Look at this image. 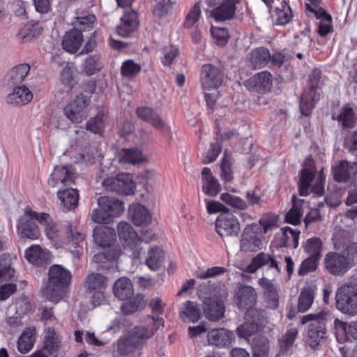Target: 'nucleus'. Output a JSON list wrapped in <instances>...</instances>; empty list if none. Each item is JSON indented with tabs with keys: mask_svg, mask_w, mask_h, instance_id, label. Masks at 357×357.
<instances>
[{
	"mask_svg": "<svg viewBox=\"0 0 357 357\" xmlns=\"http://www.w3.org/2000/svg\"><path fill=\"white\" fill-rule=\"evenodd\" d=\"M199 291L204 294H211L203 301V310L205 317L211 321H219L224 317L225 305L222 298L227 296L225 285L220 282L207 281L199 286Z\"/></svg>",
	"mask_w": 357,
	"mask_h": 357,
	"instance_id": "obj_1",
	"label": "nucleus"
},
{
	"mask_svg": "<svg viewBox=\"0 0 357 357\" xmlns=\"http://www.w3.org/2000/svg\"><path fill=\"white\" fill-rule=\"evenodd\" d=\"M71 279L70 271L61 265L51 266L48 271L47 281L43 289L44 296L52 303H59L66 295Z\"/></svg>",
	"mask_w": 357,
	"mask_h": 357,
	"instance_id": "obj_2",
	"label": "nucleus"
},
{
	"mask_svg": "<svg viewBox=\"0 0 357 357\" xmlns=\"http://www.w3.org/2000/svg\"><path fill=\"white\" fill-rule=\"evenodd\" d=\"M333 319V315L328 309H322L314 314H308L301 319V324L312 321L307 332V343L312 349H316L321 340L326 337V324Z\"/></svg>",
	"mask_w": 357,
	"mask_h": 357,
	"instance_id": "obj_3",
	"label": "nucleus"
},
{
	"mask_svg": "<svg viewBox=\"0 0 357 357\" xmlns=\"http://www.w3.org/2000/svg\"><path fill=\"white\" fill-rule=\"evenodd\" d=\"M321 78V72L317 68H314L308 76L307 87L304 89L300 99V111L303 116H310L319 100L318 89Z\"/></svg>",
	"mask_w": 357,
	"mask_h": 357,
	"instance_id": "obj_4",
	"label": "nucleus"
},
{
	"mask_svg": "<svg viewBox=\"0 0 357 357\" xmlns=\"http://www.w3.org/2000/svg\"><path fill=\"white\" fill-rule=\"evenodd\" d=\"M107 281V278L98 273L93 272L86 275L84 286L87 292L92 294L91 302L93 305H100L105 303Z\"/></svg>",
	"mask_w": 357,
	"mask_h": 357,
	"instance_id": "obj_5",
	"label": "nucleus"
},
{
	"mask_svg": "<svg viewBox=\"0 0 357 357\" xmlns=\"http://www.w3.org/2000/svg\"><path fill=\"white\" fill-rule=\"evenodd\" d=\"M102 185L107 191L119 195H132L135 193L136 184L132 174L121 173L115 177H108L102 181Z\"/></svg>",
	"mask_w": 357,
	"mask_h": 357,
	"instance_id": "obj_6",
	"label": "nucleus"
},
{
	"mask_svg": "<svg viewBox=\"0 0 357 357\" xmlns=\"http://www.w3.org/2000/svg\"><path fill=\"white\" fill-rule=\"evenodd\" d=\"M336 307L344 314H357V288L351 285L340 287L335 295Z\"/></svg>",
	"mask_w": 357,
	"mask_h": 357,
	"instance_id": "obj_7",
	"label": "nucleus"
},
{
	"mask_svg": "<svg viewBox=\"0 0 357 357\" xmlns=\"http://www.w3.org/2000/svg\"><path fill=\"white\" fill-rule=\"evenodd\" d=\"M146 323L147 327L142 326H135L129 334L131 340L135 342L138 348L142 346L148 339L151 338L160 327L164 326L162 318H154L153 317L148 316Z\"/></svg>",
	"mask_w": 357,
	"mask_h": 357,
	"instance_id": "obj_8",
	"label": "nucleus"
},
{
	"mask_svg": "<svg viewBox=\"0 0 357 357\" xmlns=\"http://www.w3.org/2000/svg\"><path fill=\"white\" fill-rule=\"evenodd\" d=\"M90 98L81 93L63 109L65 116L73 123H79L88 116Z\"/></svg>",
	"mask_w": 357,
	"mask_h": 357,
	"instance_id": "obj_9",
	"label": "nucleus"
},
{
	"mask_svg": "<svg viewBox=\"0 0 357 357\" xmlns=\"http://www.w3.org/2000/svg\"><path fill=\"white\" fill-rule=\"evenodd\" d=\"M120 240L125 248L133 250L132 257L135 259L140 257L142 248H139V236L132 226L127 222H120L117 227Z\"/></svg>",
	"mask_w": 357,
	"mask_h": 357,
	"instance_id": "obj_10",
	"label": "nucleus"
},
{
	"mask_svg": "<svg viewBox=\"0 0 357 357\" xmlns=\"http://www.w3.org/2000/svg\"><path fill=\"white\" fill-rule=\"evenodd\" d=\"M217 233L222 237H236L241 231L238 218L229 211L221 213L215 221Z\"/></svg>",
	"mask_w": 357,
	"mask_h": 357,
	"instance_id": "obj_11",
	"label": "nucleus"
},
{
	"mask_svg": "<svg viewBox=\"0 0 357 357\" xmlns=\"http://www.w3.org/2000/svg\"><path fill=\"white\" fill-rule=\"evenodd\" d=\"M261 228L257 223L247 225L243 231L240 241V249L243 252H256L261 249Z\"/></svg>",
	"mask_w": 357,
	"mask_h": 357,
	"instance_id": "obj_12",
	"label": "nucleus"
},
{
	"mask_svg": "<svg viewBox=\"0 0 357 357\" xmlns=\"http://www.w3.org/2000/svg\"><path fill=\"white\" fill-rule=\"evenodd\" d=\"M199 79L204 90L218 89L223 82L224 73L213 64L206 63L202 67Z\"/></svg>",
	"mask_w": 357,
	"mask_h": 357,
	"instance_id": "obj_13",
	"label": "nucleus"
},
{
	"mask_svg": "<svg viewBox=\"0 0 357 357\" xmlns=\"http://www.w3.org/2000/svg\"><path fill=\"white\" fill-rule=\"evenodd\" d=\"M326 271L335 276H342L351 268V266L344 257L337 252H329L324 257Z\"/></svg>",
	"mask_w": 357,
	"mask_h": 357,
	"instance_id": "obj_14",
	"label": "nucleus"
},
{
	"mask_svg": "<svg viewBox=\"0 0 357 357\" xmlns=\"http://www.w3.org/2000/svg\"><path fill=\"white\" fill-rule=\"evenodd\" d=\"M243 0H220L219 4L211 11V17L215 22H225L233 20L236 13L237 6Z\"/></svg>",
	"mask_w": 357,
	"mask_h": 357,
	"instance_id": "obj_15",
	"label": "nucleus"
},
{
	"mask_svg": "<svg viewBox=\"0 0 357 357\" xmlns=\"http://www.w3.org/2000/svg\"><path fill=\"white\" fill-rule=\"evenodd\" d=\"M64 232L66 238L62 243L67 246V249L70 252L79 257V255L83 250L82 244L85 238L84 234L79 231L77 228L70 222L65 226Z\"/></svg>",
	"mask_w": 357,
	"mask_h": 357,
	"instance_id": "obj_16",
	"label": "nucleus"
},
{
	"mask_svg": "<svg viewBox=\"0 0 357 357\" xmlns=\"http://www.w3.org/2000/svg\"><path fill=\"white\" fill-rule=\"evenodd\" d=\"M316 173L313 160L307 159L304 167L299 172L298 188L301 196H307L310 194V187L312 181L316 178Z\"/></svg>",
	"mask_w": 357,
	"mask_h": 357,
	"instance_id": "obj_17",
	"label": "nucleus"
},
{
	"mask_svg": "<svg viewBox=\"0 0 357 357\" xmlns=\"http://www.w3.org/2000/svg\"><path fill=\"white\" fill-rule=\"evenodd\" d=\"M245 86L248 90L259 93L269 92L273 86L272 74L267 70L259 72L246 80Z\"/></svg>",
	"mask_w": 357,
	"mask_h": 357,
	"instance_id": "obj_18",
	"label": "nucleus"
},
{
	"mask_svg": "<svg viewBox=\"0 0 357 357\" xmlns=\"http://www.w3.org/2000/svg\"><path fill=\"white\" fill-rule=\"evenodd\" d=\"M333 178L339 183H347L350 179H357V162L339 161L332 168Z\"/></svg>",
	"mask_w": 357,
	"mask_h": 357,
	"instance_id": "obj_19",
	"label": "nucleus"
},
{
	"mask_svg": "<svg viewBox=\"0 0 357 357\" xmlns=\"http://www.w3.org/2000/svg\"><path fill=\"white\" fill-rule=\"evenodd\" d=\"M75 174L72 165H57L48 179V184L52 188L60 183L65 186L70 185L74 183Z\"/></svg>",
	"mask_w": 357,
	"mask_h": 357,
	"instance_id": "obj_20",
	"label": "nucleus"
},
{
	"mask_svg": "<svg viewBox=\"0 0 357 357\" xmlns=\"http://www.w3.org/2000/svg\"><path fill=\"white\" fill-rule=\"evenodd\" d=\"M257 294L255 289L248 285L241 286L234 295V301L241 310L254 308L257 303Z\"/></svg>",
	"mask_w": 357,
	"mask_h": 357,
	"instance_id": "obj_21",
	"label": "nucleus"
},
{
	"mask_svg": "<svg viewBox=\"0 0 357 357\" xmlns=\"http://www.w3.org/2000/svg\"><path fill=\"white\" fill-rule=\"evenodd\" d=\"M26 213L27 216L35 218L40 224L45 227V234L49 239L55 241L59 240L60 231L57 225L53 222L48 213H38L31 208H26Z\"/></svg>",
	"mask_w": 357,
	"mask_h": 357,
	"instance_id": "obj_22",
	"label": "nucleus"
},
{
	"mask_svg": "<svg viewBox=\"0 0 357 357\" xmlns=\"http://www.w3.org/2000/svg\"><path fill=\"white\" fill-rule=\"evenodd\" d=\"M136 114L140 119L148 122L154 128L162 132H170V128L166 126L160 115L149 107H139L136 109Z\"/></svg>",
	"mask_w": 357,
	"mask_h": 357,
	"instance_id": "obj_23",
	"label": "nucleus"
},
{
	"mask_svg": "<svg viewBox=\"0 0 357 357\" xmlns=\"http://www.w3.org/2000/svg\"><path fill=\"white\" fill-rule=\"evenodd\" d=\"M258 284L262 289L266 306L276 309L279 305V294L275 283L266 278H261L258 280Z\"/></svg>",
	"mask_w": 357,
	"mask_h": 357,
	"instance_id": "obj_24",
	"label": "nucleus"
},
{
	"mask_svg": "<svg viewBox=\"0 0 357 357\" xmlns=\"http://www.w3.org/2000/svg\"><path fill=\"white\" fill-rule=\"evenodd\" d=\"M282 234H278V243L276 247L279 248H287L296 249L298 246L301 231L298 229H292L286 226L281 229Z\"/></svg>",
	"mask_w": 357,
	"mask_h": 357,
	"instance_id": "obj_25",
	"label": "nucleus"
},
{
	"mask_svg": "<svg viewBox=\"0 0 357 357\" xmlns=\"http://www.w3.org/2000/svg\"><path fill=\"white\" fill-rule=\"evenodd\" d=\"M83 43V34L79 29H71L63 36L62 47L70 54L76 53Z\"/></svg>",
	"mask_w": 357,
	"mask_h": 357,
	"instance_id": "obj_26",
	"label": "nucleus"
},
{
	"mask_svg": "<svg viewBox=\"0 0 357 357\" xmlns=\"http://www.w3.org/2000/svg\"><path fill=\"white\" fill-rule=\"evenodd\" d=\"M36 220L27 216L26 212L21 217L17 223V231L22 237H26L30 239H37L40 236V230L38 227L32 221Z\"/></svg>",
	"mask_w": 357,
	"mask_h": 357,
	"instance_id": "obj_27",
	"label": "nucleus"
},
{
	"mask_svg": "<svg viewBox=\"0 0 357 357\" xmlns=\"http://www.w3.org/2000/svg\"><path fill=\"white\" fill-rule=\"evenodd\" d=\"M94 241L100 247H109L115 241L116 231L115 229L106 226L100 225L93 229Z\"/></svg>",
	"mask_w": 357,
	"mask_h": 357,
	"instance_id": "obj_28",
	"label": "nucleus"
},
{
	"mask_svg": "<svg viewBox=\"0 0 357 357\" xmlns=\"http://www.w3.org/2000/svg\"><path fill=\"white\" fill-rule=\"evenodd\" d=\"M128 213L132 222L137 226H147L152 221L151 212L140 204L130 205Z\"/></svg>",
	"mask_w": 357,
	"mask_h": 357,
	"instance_id": "obj_29",
	"label": "nucleus"
},
{
	"mask_svg": "<svg viewBox=\"0 0 357 357\" xmlns=\"http://www.w3.org/2000/svg\"><path fill=\"white\" fill-rule=\"evenodd\" d=\"M207 337L209 344L222 347H229L234 339V333L225 328L211 330Z\"/></svg>",
	"mask_w": 357,
	"mask_h": 357,
	"instance_id": "obj_30",
	"label": "nucleus"
},
{
	"mask_svg": "<svg viewBox=\"0 0 357 357\" xmlns=\"http://www.w3.org/2000/svg\"><path fill=\"white\" fill-rule=\"evenodd\" d=\"M137 15L135 11L126 13L121 18V24L116 26V33L121 36L128 37L138 27Z\"/></svg>",
	"mask_w": 357,
	"mask_h": 357,
	"instance_id": "obj_31",
	"label": "nucleus"
},
{
	"mask_svg": "<svg viewBox=\"0 0 357 357\" xmlns=\"http://www.w3.org/2000/svg\"><path fill=\"white\" fill-rule=\"evenodd\" d=\"M202 175L204 193L211 197L218 195L221 191V185L218 180L213 176L211 169L204 167L202 171Z\"/></svg>",
	"mask_w": 357,
	"mask_h": 357,
	"instance_id": "obj_32",
	"label": "nucleus"
},
{
	"mask_svg": "<svg viewBox=\"0 0 357 357\" xmlns=\"http://www.w3.org/2000/svg\"><path fill=\"white\" fill-rule=\"evenodd\" d=\"M250 66L255 68H263L271 59V53L268 48L259 47L251 50L248 56Z\"/></svg>",
	"mask_w": 357,
	"mask_h": 357,
	"instance_id": "obj_33",
	"label": "nucleus"
},
{
	"mask_svg": "<svg viewBox=\"0 0 357 357\" xmlns=\"http://www.w3.org/2000/svg\"><path fill=\"white\" fill-rule=\"evenodd\" d=\"M98 203L106 211L112 221L113 218L120 216L124 211L123 202L114 197H100Z\"/></svg>",
	"mask_w": 357,
	"mask_h": 357,
	"instance_id": "obj_34",
	"label": "nucleus"
},
{
	"mask_svg": "<svg viewBox=\"0 0 357 357\" xmlns=\"http://www.w3.org/2000/svg\"><path fill=\"white\" fill-rule=\"evenodd\" d=\"M179 316L184 322L195 323L198 321L202 316L199 305L196 302L190 301L183 303Z\"/></svg>",
	"mask_w": 357,
	"mask_h": 357,
	"instance_id": "obj_35",
	"label": "nucleus"
},
{
	"mask_svg": "<svg viewBox=\"0 0 357 357\" xmlns=\"http://www.w3.org/2000/svg\"><path fill=\"white\" fill-rule=\"evenodd\" d=\"M113 292L119 299L125 301L133 295L134 289L131 280L126 277L119 278L114 283Z\"/></svg>",
	"mask_w": 357,
	"mask_h": 357,
	"instance_id": "obj_36",
	"label": "nucleus"
},
{
	"mask_svg": "<svg viewBox=\"0 0 357 357\" xmlns=\"http://www.w3.org/2000/svg\"><path fill=\"white\" fill-rule=\"evenodd\" d=\"M146 305L144 296L137 294L131 296L129 298L125 300L121 306V311L125 315H130L137 311L143 310Z\"/></svg>",
	"mask_w": 357,
	"mask_h": 357,
	"instance_id": "obj_37",
	"label": "nucleus"
},
{
	"mask_svg": "<svg viewBox=\"0 0 357 357\" xmlns=\"http://www.w3.org/2000/svg\"><path fill=\"white\" fill-rule=\"evenodd\" d=\"M33 98L32 92L25 86L14 88L13 93L8 96L7 101L10 104L26 105Z\"/></svg>",
	"mask_w": 357,
	"mask_h": 357,
	"instance_id": "obj_38",
	"label": "nucleus"
},
{
	"mask_svg": "<svg viewBox=\"0 0 357 357\" xmlns=\"http://www.w3.org/2000/svg\"><path fill=\"white\" fill-rule=\"evenodd\" d=\"M275 13L277 25L284 26L289 24L294 17L289 1L281 0L280 6L275 8Z\"/></svg>",
	"mask_w": 357,
	"mask_h": 357,
	"instance_id": "obj_39",
	"label": "nucleus"
},
{
	"mask_svg": "<svg viewBox=\"0 0 357 357\" xmlns=\"http://www.w3.org/2000/svg\"><path fill=\"white\" fill-rule=\"evenodd\" d=\"M333 119H336L344 128H354L357 121L354 109L349 105H343L337 116H333Z\"/></svg>",
	"mask_w": 357,
	"mask_h": 357,
	"instance_id": "obj_40",
	"label": "nucleus"
},
{
	"mask_svg": "<svg viewBox=\"0 0 357 357\" xmlns=\"http://www.w3.org/2000/svg\"><path fill=\"white\" fill-rule=\"evenodd\" d=\"M36 330L27 328L21 334L17 341V349L21 354H26L32 349L35 342Z\"/></svg>",
	"mask_w": 357,
	"mask_h": 357,
	"instance_id": "obj_41",
	"label": "nucleus"
},
{
	"mask_svg": "<svg viewBox=\"0 0 357 357\" xmlns=\"http://www.w3.org/2000/svg\"><path fill=\"white\" fill-rule=\"evenodd\" d=\"M244 319L248 320L259 331L263 329L267 323L266 311L259 308L247 310L244 315Z\"/></svg>",
	"mask_w": 357,
	"mask_h": 357,
	"instance_id": "obj_42",
	"label": "nucleus"
},
{
	"mask_svg": "<svg viewBox=\"0 0 357 357\" xmlns=\"http://www.w3.org/2000/svg\"><path fill=\"white\" fill-rule=\"evenodd\" d=\"M57 195L61 204L67 210L73 209L78 204L79 194L77 189L67 188L59 190Z\"/></svg>",
	"mask_w": 357,
	"mask_h": 357,
	"instance_id": "obj_43",
	"label": "nucleus"
},
{
	"mask_svg": "<svg viewBox=\"0 0 357 357\" xmlns=\"http://www.w3.org/2000/svg\"><path fill=\"white\" fill-rule=\"evenodd\" d=\"M164 260L163 250L158 246L151 247L148 250L146 264L152 271H158L162 265Z\"/></svg>",
	"mask_w": 357,
	"mask_h": 357,
	"instance_id": "obj_44",
	"label": "nucleus"
},
{
	"mask_svg": "<svg viewBox=\"0 0 357 357\" xmlns=\"http://www.w3.org/2000/svg\"><path fill=\"white\" fill-rule=\"evenodd\" d=\"M315 296V290L311 287L301 289L298 300V310L300 312L307 311L312 306Z\"/></svg>",
	"mask_w": 357,
	"mask_h": 357,
	"instance_id": "obj_45",
	"label": "nucleus"
},
{
	"mask_svg": "<svg viewBox=\"0 0 357 357\" xmlns=\"http://www.w3.org/2000/svg\"><path fill=\"white\" fill-rule=\"evenodd\" d=\"M47 253L39 245H32L25 251L26 259L31 264L42 266L47 259Z\"/></svg>",
	"mask_w": 357,
	"mask_h": 357,
	"instance_id": "obj_46",
	"label": "nucleus"
},
{
	"mask_svg": "<svg viewBox=\"0 0 357 357\" xmlns=\"http://www.w3.org/2000/svg\"><path fill=\"white\" fill-rule=\"evenodd\" d=\"M303 201L293 197V204L291 208L285 215V222L293 225H298L301 223V219L303 215L302 204Z\"/></svg>",
	"mask_w": 357,
	"mask_h": 357,
	"instance_id": "obj_47",
	"label": "nucleus"
},
{
	"mask_svg": "<svg viewBox=\"0 0 357 357\" xmlns=\"http://www.w3.org/2000/svg\"><path fill=\"white\" fill-rule=\"evenodd\" d=\"M270 350L269 340L264 336H257L252 342L253 357H268Z\"/></svg>",
	"mask_w": 357,
	"mask_h": 357,
	"instance_id": "obj_48",
	"label": "nucleus"
},
{
	"mask_svg": "<svg viewBox=\"0 0 357 357\" xmlns=\"http://www.w3.org/2000/svg\"><path fill=\"white\" fill-rule=\"evenodd\" d=\"M303 250L308 256L321 259L323 242L319 237L310 238L305 241Z\"/></svg>",
	"mask_w": 357,
	"mask_h": 357,
	"instance_id": "obj_49",
	"label": "nucleus"
},
{
	"mask_svg": "<svg viewBox=\"0 0 357 357\" xmlns=\"http://www.w3.org/2000/svg\"><path fill=\"white\" fill-rule=\"evenodd\" d=\"M30 66L26 63L20 64L13 68L8 73V84L15 85L20 84L28 75Z\"/></svg>",
	"mask_w": 357,
	"mask_h": 357,
	"instance_id": "obj_50",
	"label": "nucleus"
},
{
	"mask_svg": "<svg viewBox=\"0 0 357 357\" xmlns=\"http://www.w3.org/2000/svg\"><path fill=\"white\" fill-rule=\"evenodd\" d=\"M278 215L274 213L268 212L263 214L257 224L261 228V234H266L268 231L278 228Z\"/></svg>",
	"mask_w": 357,
	"mask_h": 357,
	"instance_id": "obj_51",
	"label": "nucleus"
},
{
	"mask_svg": "<svg viewBox=\"0 0 357 357\" xmlns=\"http://www.w3.org/2000/svg\"><path fill=\"white\" fill-rule=\"evenodd\" d=\"M232 166L233 162L231 157L230 154H227V150H225L220 164V177L225 183H229L234 179Z\"/></svg>",
	"mask_w": 357,
	"mask_h": 357,
	"instance_id": "obj_52",
	"label": "nucleus"
},
{
	"mask_svg": "<svg viewBox=\"0 0 357 357\" xmlns=\"http://www.w3.org/2000/svg\"><path fill=\"white\" fill-rule=\"evenodd\" d=\"M120 70L122 77L134 78L141 72L142 66L132 59H127L122 63Z\"/></svg>",
	"mask_w": 357,
	"mask_h": 357,
	"instance_id": "obj_53",
	"label": "nucleus"
},
{
	"mask_svg": "<svg viewBox=\"0 0 357 357\" xmlns=\"http://www.w3.org/2000/svg\"><path fill=\"white\" fill-rule=\"evenodd\" d=\"M42 30L39 29L37 24H28L20 29L17 37L22 43H26L40 34Z\"/></svg>",
	"mask_w": 357,
	"mask_h": 357,
	"instance_id": "obj_54",
	"label": "nucleus"
},
{
	"mask_svg": "<svg viewBox=\"0 0 357 357\" xmlns=\"http://www.w3.org/2000/svg\"><path fill=\"white\" fill-rule=\"evenodd\" d=\"M253 258L255 263L259 268L264 266L268 265L269 268H275L278 273H280V268L273 256L261 252Z\"/></svg>",
	"mask_w": 357,
	"mask_h": 357,
	"instance_id": "obj_55",
	"label": "nucleus"
},
{
	"mask_svg": "<svg viewBox=\"0 0 357 357\" xmlns=\"http://www.w3.org/2000/svg\"><path fill=\"white\" fill-rule=\"evenodd\" d=\"M211 33L214 43L220 47L225 46L230 38L229 31L225 27L212 26L211 27Z\"/></svg>",
	"mask_w": 357,
	"mask_h": 357,
	"instance_id": "obj_56",
	"label": "nucleus"
},
{
	"mask_svg": "<svg viewBox=\"0 0 357 357\" xmlns=\"http://www.w3.org/2000/svg\"><path fill=\"white\" fill-rule=\"evenodd\" d=\"M102 68V63L100 62V57L98 55H93L88 57L83 66V71L87 75H93Z\"/></svg>",
	"mask_w": 357,
	"mask_h": 357,
	"instance_id": "obj_57",
	"label": "nucleus"
},
{
	"mask_svg": "<svg viewBox=\"0 0 357 357\" xmlns=\"http://www.w3.org/2000/svg\"><path fill=\"white\" fill-rule=\"evenodd\" d=\"M59 347V341L58 335L54 329L49 328L47 331L43 345V350L52 354L58 350Z\"/></svg>",
	"mask_w": 357,
	"mask_h": 357,
	"instance_id": "obj_58",
	"label": "nucleus"
},
{
	"mask_svg": "<svg viewBox=\"0 0 357 357\" xmlns=\"http://www.w3.org/2000/svg\"><path fill=\"white\" fill-rule=\"evenodd\" d=\"M220 199L225 204L239 210H245L248 207V204L244 199L228 192L222 193Z\"/></svg>",
	"mask_w": 357,
	"mask_h": 357,
	"instance_id": "obj_59",
	"label": "nucleus"
},
{
	"mask_svg": "<svg viewBox=\"0 0 357 357\" xmlns=\"http://www.w3.org/2000/svg\"><path fill=\"white\" fill-rule=\"evenodd\" d=\"M202 11L199 2L194 4L185 17L184 27L190 29L196 25L201 17Z\"/></svg>",
	"mask_w": 357,
	"mask_h": 357,
	"instance_id": "obj_60",
	"label": "nucleus"
},
{
	"mask_svg": "<svg viewBox=\"0 0 357 357\" xmlns=\"http://www.w3.org/2000/svg\"><path fill=\"white\" fill-rule=\"evenodd\" d=\"M320 259L308 256L300 264L298 270V274L300 276H304L309 273L317 270Z\"/></svg>",
	"mask_w": 357,
	"mask_h": 357,
	"instance_id": "obj_61",
	"label": "nucleus"
},
{
	"mask_svg": "<svg viewBox=\"0 0 357 357\" xmlns=\"http://www.w3.org/2000/svg\"><path fill=\"white\" fill-rule=\"evenodd\" d=\"M122 160L127 163L137 164L142 161V152L138 149H123Z\"/></svg>",
	"mask_w": 357,
	"mask_h": 357,
	"instance_id": "obj_62",
	"label": "nucleus"
},
{
	"mask_svg": "<svg viewBox=\"0 0 357 357\" xmlns=\"http://www.w3.org/2000/svg\"><path fill=\"white\" fill-rule=\"evenodd\" d=\"M334 324L336 328L342 329L347 336H349L354 340H357V321H351L347 326L346 323L340 321L338 319H335Z\"/></svg>",
	"mask_w": 357,
	"mask_h": 357,
	"instance_id": "obj_63",
	"label": "nucleus"
},
{
	"mask_svg": "<svg viewBox=\"0 0 357 357\" xmlns=\"http://www.w3.org/2000/svg\"><path fill=\"white\" fill-rule=\"evenodd\" d=\"M353 267L357 261V242H349L341 253Z\"/></svg>",
	"mask_w": 357,
	"mask_h": 357,
	"instance_id": "obj_64",
	"label": "nucleus"
}]
</instances>
